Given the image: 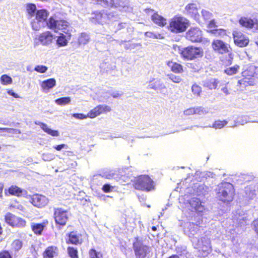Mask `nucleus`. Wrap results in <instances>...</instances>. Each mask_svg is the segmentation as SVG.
<instances>
[{
	"label": "nucleus",
	"instance_id": "obj_38",
	"mask_svg": "<svg viewBox=\"0 0 258 258\" xmlns=\"http://www.w3.org/2000/svg\"><path fill=\"white\" fill-rule=\"evenodd\" d=\"M239 68L238 65H235L233 67L227 68L224 70V72L228 75H233L238 72Z\"/></svg>",
	"mask_w": 258,
	"mask_h": 258
},
{
	"label": "nucleus",
	"instance_id": "obj_48",
	"mask_svg": "<svg viewBox=\"0 0 258 258\" xmlns=\"http://www.w3.org/2000/svg\"><path fill=\"white\" fill-rule=\"evenodd\" d=\"M48 68L45 66L38 65L34 68V71L40 73H44L47 71Z\"/></svg>",
	"mask_w": 258,
	"mask_h": 258
},
{
	"label": "nucleus",
	"instance_id": "obj_60",
	"mask_svg": "<svg viewBox=\"0 0 258 258\" xmlns=\"http://www.w3.org/2000/svg\"><path fill=\"white\" fill-rule=\"evenodd\" d=\"M9 130V128L7 127H0V131H8Z\"/></svg>",
	"mask_w": 258,
	"mask_h": 258
},
{
	"label": "nucleus",
	"instance_id": "obj_46",
	"mask_svg": "<svg viewBox=\"0 0 258 258\" xmlns=\"http://www.w3.org/2000/svg\"><path fill=\"white\" fill-rule=\"evenodd\" d=\"M0 258H13L12 253L8 250H2L0 251Z\"/></svg>",
	"mask_w": 258,
	"mask_h": 258
},
{
	"label": "nucleus",
	"instance_id": "obj_39",
	"mask_svg": "<svg viewBox=\"0 0 258 258\" xmlns=\"http://www.w3.org/2000/svg\"><path fill=\"white\" fill-rule=\"evenodd\" d=\"M90 258H103V254L100 251H97L94 248H91L89 251Z\"/></svg>",
	"mask_w": 258,
	"mask_h": 258
},
{
	"label": "nucleus",
	"instance_id": "obj_52",
	"mask_svg": "<svg viewBox=\"0 0 258 258\" xmlns=\"http://www.w3.org/2000/svg\"><path fill=\"white\" fill-rule=\"evenodd\" d=\"M73 116L77 119H83L88 117V114L85 115L83 113H74Z\"/></svg>",
	"mask_w": 258,
	"mask_h": 258
},
{
	"label": "nucleus",
	"instance_id": "obj_54",
	"mask_svg": "<svg viewBox=\"0 0 258 258\" xmlns=\"http://www.w3.org/2000/svg\"><path fill=\"white\" fill-rule=\"evenodd\" d=\"M252 226L253 230L258 235V218L253 221Z\"/></svg>",
	"mask_w": 258,
	"mask_h": 258
},
{
	"label": "nucleus",
	"instance_id": "obj_49",
	"mask_svg": "<svg viewBox=\"0 0 258 258\" xmlns=\"http://www.w3.org/2000/svg\"><path fill=\"white\" fill-rule=\"evenodd\" d=\"M202 16L206 21L210 20L212 17V14L206 10L202 11Z\"/></svg>",
	"mask_w": 258,
	"mask_h": 258
},
{
	"label": "nucleus",
	"instance_id": "obj_62",
	"mask_svg": "<svg viewBox=\"0 0 258 258\" xmlns=\"http://www.w3.org/2000/svg\"><path fill=\"white\" fill-rule=\"evenodd\" d=\"M192 225L194 226V225H195V224L194 223H192Z\"/></svg>",
	"mask_w": 258,
	"mask_h": 258
},
{
	"label": "nucleus",
	"instance_id": "obj_8",
	"mask_svg": "<svg viewBox=\"0 0 258 258\" xmlns=\"http://www.w3.org/2000/svg\"><path fill=\"white\" fill-rule=\"evenodd\" d=\"M133 248L136 258H146L150 252V247L144 244L139 237L135 238Z\"/></svg>",
	"mask_w": 258,
	"mask_h": 258
},
{
	"label": "nucleus",
	"instance_id": "obj_56",
	"mask_svg": "<svg viewBox=\"0 0 258 258\" xmlns=\"http://www.w3.org/2000/svg\"><path fill=\"white\" fill-rule=\"evenodd\" d=\"M8 94H9L10 95H11V96H12L14 97L15 98H18V95H17V94H16L15 93H14V92H13V90H9V91H8Z\"/></svg>",
	"mask_w": 258,
	"mask_h": 258
},
{
	"label": "nucleus",
	"instance_id": "obj_44",
	"mask_svg": "<svg viewBox=\"0 0 258 258\" xmlns=\"http://www.w3.org/2000/svg\"><path fill=\"white\" fill-rule=\"evenodd\" d=\"M188 67L192 69L194 72H198L201 69L200 62L189 63Z\"/></svg>",
	"mask_w": 258,
	"mask_h": 258
},
{
	"label": "nucleus",
	"instance_id": "obj_7",
	"mask_svg": "<svg viewBox=\"0 0 258 258\" xmlns=\"http://www.w3.org/2000/svg\"><path fill=\"white\" fill-rule=\"evenodd\" d=\"M196 248L198 249V256L200 257L208 256L212 251L211 241L210 238L202 237L197 242Z\"/></svg>",
	"mask_w": 258,
	"mask_h": 258
},
{
	"label": "nucleus",
	"instance_id": "obj_55",
	"mask_svg": "<svg viewBox=\"0 0 258 258\" xmlns=\"http://www.w3.org/2000/svg\"><path fill=\"white\" fill-rule=\"evenodd\" d=\"M67 147V145L64 144H61L53 147V148L57 151L61 150L62 148Z\"/></svg>",
	"mask_w": 258,
	"mask_h": 258
},
{
	"label": "nucleus",
	"instance_id": "obj_53",
	"mask_svg": "<svg viewBox=\"0 0 258 258\" xmlns=\"http://www.w3.org/2000/svg\"><path fill=\"white\" fill-rule=\"evenodd\" d=\"M194 107H190V108H189L186 110H185L184 111H183V113L184 115H194Z\"/></svg>",
	"mask_w": 258,
	"mask_h": 258
},
{
	"label": "nucleus",
	"instance_id": "obj_25",
	"mask_svg": "<svg viewBox=\"0 0 258 258\" xmlns=\"http://www.w3.org/2000/svg\"><path fill=\"white\" fill-rule=\"evenodd\" d=\"M152 21L158 26L163 27L166 25V19L159 15L157 12L154 13L151 16Z\"/></svg>",
	"mask_w": 258,
	"mask_h": 258
},
{
	"label": "nucleus",
	"instance_id": "obj_20",
	"mask_svg": "<svg viewBox=\"0 0 258 258\" xmlns=\"http://www.w3.org/2000/svg\"><path fill=\"white\" fill-rule=\"evenodd\" d=\"M189 204L198 213H202L205 210V207L202 205L201 200L198 198H191L189 201Z\"/></svg>",
	"mask_w": 258,
	"mask_h": 258
},
{
	"label": "nucleus",
	"instance_id": "obj_58",
	"mask_svg": "<svg viewBox=\"0 0 258 258\" xmlns=\"http://www.w3.org/2000/svg\"><path fill=\"white\" fill-rule=\"evenodd\" d=\"M17 209L22 211H24V207L22 205H21L18 206Z\"/></svg>",
	"mask_w": 258,
	"mask_h": 258
},
{
	"label": "nucleus",
	"instance_id": "obj_13",
	"mask_svg": "<svg viewBox=\"0 0 258 258\" xmlns=\"http://www.w3.org/2000/svg\"><path fill=\"white\" fill-rule=\"evenodd\" d=\"M111 108L105 104H100L91 109L88 113V118H94L102 114L107 113L111 111Z\"/></svg>",
	"mask_w": 258,
	"mask_h": 258
},
{
	"label": "nucleus",
	"instance_id": "obj_11",
	"mask_svg": "<svg viewBox=\"0 0 258 258\" xmlns=\"http://www.w3.org/2000/svg\"><path fill=\"white\" fill-rule=\"evenodd\" d=\"M211 45L213 50L218 54H229L232 51L230 45L221 39L213 40Z\"/></svg>",
	"mask_w": 258,
	"mask_h": 258
},
{
	"label": "nucleus",
	"instance_id": "obj_1",
	"mask_svg": "<svg viewBox=\"0 0 258 258\" xmlns=\"http://www.w3.org/2000/svg\"><path fill=\"white\" fill-rule=\"evenodd\" d=\"M242 78L238 84L245 86H253L258 79V67L252 64L247 65L241 73Z\"/></svg>",
	"mask_w": 258,
	"mask_h": 258
},
{
	"label": "nucleus",
	"instance_id": "obj_57",
	"mask_svg": "<svg viewBox=\"0 0 258 258\" xmlns=\"http://www.w3.org/2000/svg\"><path fill=\"white\" fill-rule=\"evenodd\" d=\"M4 188V184L0 182V197L2 198L3 196V191Z\"/></svg>",
	"mask_w": 258,
	"mask_h": 258
},
{
	"label": "nucleus",
	"instance_id": "obj_9",
	"mask_svg": "<svg viewBox=\"0 0 258 258\" xmlns=\"http://www.w3.org/2000/svg\"><path fill=\"white\" fill-rule=\"evenodd\" d=\"M5 221L8 225L13 228L21 229L27 226V222L25 219L10 212L5 215Z\"/></svg>",
	"mask_w": 258,
	"mask_h": 258
},
{
	"label": "nucleus",
	"instance_id": "obj_51",
	"mask_svg": "<svg viewBox=\"0 0 258 258\" xmlns=\"http://www.w3.org/2000/svg\"><path fill=\"white\" fill-rule=\"evenodd\" d=\"M217 27L216 22L215 20L212 19L210 20L207 25V28L208 29H216Z\"/></svg>",
	"mask_w": 258,
	"mask_h": 258
},
{
	"label": "nucleus",
	"instance_id": "obj_34",
	"mask_svg": "<svg viewBox=\"0 0 258 258\" xmlns=\"http://www.w3.org/2000/svg\"><path fill=\"white\" fill-rule=\"evenodd\" d=\"M68 43V41L66 39V36L62 33H60L56 40L57 45L59 47H62L66 46Z\"/></svg>",
	"mask_w": 258,
	"mask_h": 258
},
{
	"label": "nucleus",
	"instance_id": "obj_33",
	"mask_svg": "<svg viewBox=\"0 0 258 258\" xmlns=\"http://www.w3.org/2000/svg\"><path fill=\"white\" fill-rule=\"evenodd\" d=\"M219 81L216 79H211L207 80L204 83V86L209 89H215L218 86Z\"/></svg>",
	"mask_w": 258,
	"mask_h": 258
},
{
	"label": "nucleus",
	"instance_id": "obj_43",
	"mask_svg": "<svg viewBox=\"0 0 258 258\" xmlns=\"http://www.w3.org/2000/svg\"><path fill=\"white\" fill-rule=\"evenodd\" d=\"M192 92L196 96H200L202 92V89L201 86L197 84H194L191 87Z\"/></svg>",
	"mask_w": 258,
	"mask_h": 258
},
{
	"label": "nucleus",
	"instance_id": "obj_40",
	"mask_svg": "<svg viewBox=\"0 0 258 258\" xmlns=\"http://www.w3.org/2000/svg\"><path fill=\"white\" fill-rule=\"evenodd\" d=\"M149 86L150 89L156 90L161 86V84L159 80L153 79L150 81Z\"/></svg>",
	"mask_w": 258,
	"mask_h": 258
},
{
	"label": "nucleus",
	"instance_id": "obj_41",
	"mask_svg": "<svg viewBox=\"0 0 258 258\" xmlns=\"http://www.w3.org/2000/svg\"><path fill=\"white\" fill-rule=\"evenodd\" d=\"M193 107L195 112L194 115L202 116L208 113V111L204 108L201 106Z\"/></svg>",
	"mask_w": 258,
	"mask_h": 258
},
{
	"label": "nucleus",
	"instance_id": "obj_36",
	"mask_svg": "<svg viewBox=\"0 0 258 258\" xmlns=\"http://www.w3.org/2000/svg\"><path fill=\"white\" fill-rule=\"evenodd\" d=\"M71 100L70 97H63L56 99L55 102L58 105L62 106L70 104Z\"/></svg>",
	"mask_w": 258,
	"mask_h": 258
},
{
	"label": "nucleus",
	"instance_id": "obj_3",
	"mask_svg": "<svg viewBox=\"0 0 258 258\" xmlns=\"http://www.w3.org/2000/svg\"><path fill=\"white\" fill-rule=\"evenodd\" d=\"M189 26L188 20L182 16L176 15L170 19L168 28L172 33H180L185 32Z\"/></svg>",
	"mask_w": 258,
	"mask_h": 258
},
{
	"label": "nucleus",
	"instance_id": "obj_21",
	"mask_svg": "<svg viewBox=\"0 0 258 258\" xmlns=\"http://www.w3.org/2000/svg\"><path fill=\"white\" fill-rule=\"evenodd\" d=\"M58 254V248L54 245L48 246L42 253L43 258H54Z\"/></svg>",
	"mask_w": 258,
	"mask_h": 258
},
{
	"label": "nucleus",
	"instance_id": "obj_24",
	"mask_svg": "<svg viewBox=\"0 0 258 258\" xmlns=\"http://www.w3.org/2000/svg\"><path fill=\"white\" fill-rule=\"evenodd\" d=\"M239 24L243 27L247 28H252L254 25L257 23V20L250 18L242 17L239 20Z\"/></svg>",
	"mask_w": 258,
	"mask_h": 258
},
{
	"label": "nucleus",
	"instance_id": "obj_5",
	"mask_svg": "<svg viewBox=\"0 0 258 258\" xmlns=\"http://www.w3.org/2000/svg\"><path fill=\"white\" fill-rule=\"evenodd\" d=\"M46 25L49 29L55 32L60 31L68 35L69 37L71 36L68 29L69 23L64 19L56 20L53 17H50L46 22Z\"/></svg>",
	"mask_w": 258,
	"mask_h": 258
},
{
	"label": "nucleus",
	"instance_id": "obj_42",
	"mask_svg": "<svg viewBox=\"0 0 258 258\" xmlns=\"http://www.w3.org/2000/svg\"><path fill=\"white\" fill-rule=\"evenodd\" d=\"M1 83L4 85H7L12 84V79L7 75H3L0 78Z\"/></svg>",
	"mask_w": 258,
	"mask_h": 258
},
{
	"label": "nucleus",
	"instance_id": "obj_22",
	"mask_svg": "<svg viewBox=\"0 0 258 258\" xmlns=\"http://www.w3.org/2000/svg\"><path fill=\"white\" fill-rule=\"evenodd\" d=\"M185 10L187 15L195 19H198L200 16L198 13L199 9L195 3H190L185 7Z\"/></svg>",
	"mask_w": 258,
	"mask_h": 258
},
{
	"label": "nucleus",
	"instance_id": "obj_4",
	"mask_svg": "<svg viewBox=\"0 0 258 258\" xmlns=\"http://www.w3.org/2000/svg\"><path fill=\"white\" fill-rule=\"evenodd\" d=\"M179 54L183 60H192L202 58L204 50L202 47L189 45L182 48Z\"/></svg>",
	"mask_w": 258,
	"mask_h": 258
},
{
	"label": "nucleus",
	"instance_id": "obj_59",
	"mask_svg": "<svg viewBox=\"0 0 258 258\" xmlns=\"http://www.w3.org/2000/svg\"><path fill=\"white\" fill-rule=\"evenodd\" d=\"M168 258H179V257L177 255L173 254L170 256Z\"/></svg>",
	"mask_w": 258,
	"mask_h": 258
},
{
	"label": "nucleus",
	"instance_id": "obj_6",
	"mask_svg": "<svg viewBox=\"0 0 258 258\" xmlns=\"http://www.w3.org/2000/svg\"><path fill=\"white\" fill-rule=\"evenodd\" d=\"M218 197L222 202L228 203L231 202L235 195V189L233 185L229 182L221 184L218 192Z\"/></svg>",
	"mask_w": 258,
	"mask_h": 258
},
{
	"label": "nucleus",
	"instance_id": "obj_47",
	"mask_svg": "<svg viewBox=\"0 0 258 258\" xmlns=\"http://www.w3.org/2000/svg\"><path fill=\"white\" fill-rule=\"evenodd\" d=\"M226 123L227 122L225 120H216L214 122L213 126L215 128H222Z\"/></svg>",
	"mask_w": 258,
	"mask_h": 258
},
{
	"label": "nucleus",
	"instance_id": "obj_19",
	"mask_svg": "<svg viewBox=\"0 0 258 258\" xmlns=\"http://www.w3.org/2000/svg\"><path fill=\"white\" fill-rule=\"evenodd\" d=\"M93 16L91 18L92 22L103 25L105 22V17L107 14L104 10L97 11L92 13Z\"/></svg>",
	"mask_w": 258,
	"mask_h": 258
},
{
	"label": "nucleus",
	"instance_id": "obj_23",
	"mask_svg": "<svg viewBox=\"0 0 258 258\" xmlns=\"http://www.w3.org/2000/svg\"><path fill=\"white\" fill-rule=\"evenodd\" d=\"M23 190L17 185H12L8 189H5V194L7 196L10 195L20 197L22 195Z\"/></svg>",
	"mask_w": 258,
	"mask_h": 258
},
{
	"label": "nucleus",
	"instance_id": "obj_61",
	"mask_svg": "<svg viewBox=\"0 0 258 258\" xmlns=\"http://www.w3.org/2000/svg\"><path fill=\"white\" fill-rule=\"evenodd\" d=\"M151 229L153 231H156L157 230V227L155 226H152Z\"/></svg>",
	"mask_w": 258,
	"mask_h": 258
},
{
	"label": "nucleus",
	"instance_id": "obj_12",
	"mask_svg": "<svg viewBox=\"0 0 258 258\" xmlns=\"http://www.w3.org/2000/svg\"><path fill=\"white\" fill-rule=\"evenodd\" d=\"M185 38L192 43H199L203 41V32L198 27H191L186 33Z\"/></svg>",
	"mask_w": 258,
	"mask_h": 258
},
{
	"label": "nucleus",
	"instance_id": "obj_17",
	"mask_svg": "<svg viewBox=\"0 0 258 258\" xmlns=\"http://www.w3.org/2000/svg\"><path fill=\"white\" fill-rule=\"evenodd\" d=\"M67 238L66 240L67 244L74 245L81 244L83 242L82 235L76 231H73L67 235Z\"/></svg>",
	"mask_w": 258,
	"mask_h": 258
},
{
	"label": "nucleus",
	"instance_id": "obj_28",
	"mask_svg": "<svg viewBox=\"0 0 258 258\" xmlns=\"http://www.w3.org/2000/svg\"><path fill=\"white\" fill-rule=\"evenodd\" d=\"M49 13L44 9L39 10L36 11L35 19L40 22H45L48 18Z\"/></svg>",
	"mask_w": 258,
	"mask_h": 258
},
{
	"label": "nucleus",
	"instance_id": "obj_35",
	"mask_svg": "<svg viewBox=\"0 0 258 258\" xmlns=\"http://www.w3.org/2000/svg\"><path fill=\"white\" fill-rule=\"evenodd\" d=\"M36 11V7L34 4L28 3L26 5V11L30 17L34 16Z\"/></svg>",
	"mask_w": 258,
	"mask_h": 258
},
{
	"label": "nucleus",
	"instance_id": "obj_16",
	"mask_svg": "<svg viewBox=\"0 0 258 258\" xmlns=\"http://www.w3.org/2000/svg\"><path fill=\"white\" fill-rule=\"evenodd\" d=\"M30 202L34 206L41 208L47 204L48 199L44 196L35 194L31 197Z\"/></svg>",
	"mask_w": 258,
	"mask_h": 258
},
{
	"label": "nucleus",
	"instance_id": "obj_29",
	"mask_svg": "<svg viewBox=\"0 0 258 258\" xmlns=\"http://www.w3.org/2000/svg\"><path fill=\"white\" fill-rule=\"evenodd\" d=\"M45 226V223H32L31 224V228L32 231L36 235H40L42 234V231Z\"/></svg>",
	"mask_w": 258,
	"mask_h": 258
},
{
	"label": "nucleus",
	"instance_id": "obj_37",
	"mask_svg": "<svg viewBox=\"0 0 258 258\" xmlns=\"http://www.w3.org/2000/svg\"><path fill=\"white\" fill-rule=\"evenodd\" d=\"M67 251L69 256L71 258H79L78 251L76 248L69 246Z\"/></svg>",
	"mask_w": 258,
	"mask_h": 258
},
{
	"label": "nucleus",
	"instance_id": "obj_50",
	"mask_svg": "<svg viewBox=\"0 0 258 258\" xmlns=\"http://www.w3.org/2000/svg\"><path fill=\"white\" fill-rule=\"evenodd\" d=\"M113 189V186L109 184H105L102 187V190L105 193L111 192Z\"/></svg>",
	"mask_w": 258,
	"mask_h": 258
},
{
	"label": "nucleus",
	"instance_id": "obj_10",
	"mask_svg": "<svg viewBox=\"0 0 258 258\" xmlns=\"http://www.w3.org/2000/svg\"><path fill=\"white\" fill-rule=\"evenodd\" d=\"M53 218L55 224L59 227L66 225L69 218L68 211L62 208H54Z\"/></svg>",
	"mask_w": 258,
	"mask_h": 258
},
{
	"label": "nucleus",
	"instance_id": "obj_18",
	"mask_svg": "<svg viewBox=\"0 0 258 258\" xmlns=\"http://www.w3.org/2000/svg\"><path fill=\"white\" fill-rule=\"evenodd\" d=\"M55 38L54 35L49 31H46L38 36L39 41L44 45L51 44Z\"/></svg>",
	"mask_w": 258,
	"mask_h": 258
},
{
	"label": "nucleus",
	"instance_id": "obj_27",
	"mask_svg": "<svg viewBox=\"0 0 258 258\" xmlns=\"http://www.w3.org/2000/svg\"><path fill=\"white\" fill-rule=\"evenodd\" d=\"M35 124L40 125L44 132L51 136L57 137L59 135L57 130H54L49 128L48 125L45 123L39 122L38 123L35 122Z\"/></svg>",
	"mask_w": 258,
	"mask_h": 258
},
{
	"label": "nucleus",
	"instance_id": "obj_2",
	"mask_svg": "<svg viewBox=\"0 0 258 258\" xmlns=\"http://www.w3.org/2000/svg\"><path fill=\"white\" fill-rule=\"evenodd\" d=\"M133 185L137 190L147 192L155 189V182L148 175L146 174L135 177L133 180Z\"/></svg>",
	"mask_w": 258,
	"mask_h": 258
},
{
	"label": "nucleus",
	"instance_id": "obj_45",
	"mask_svg": "<svg viewBox=\"0 0 258 258\" xmlns=\"http://www.w3.org/2000/svg\"><path fill=\"white\" fill-rule=\"evenodd\" d=\"M169 79L175 83H179L182 81V79L180 76H176L173 74L168 75Z\"/></svg>",
	"mask_w": 258,
	"mask_h": 258
},
{
	"label": "nucleus",
	"instance_id": "obj_30",
	"mask_svg": "<svg viewBox=\"0 0 258 258\" xmlns=\"http://www.w3.org/2000/svg\"><path fill=\"white\" fill-rule=\"evenodd\" d=\"M167 66L170 68L171 70L175 73H182L183 71V67L181 64L176 62L169 61L167 63Z\"/></svg>",
	"mask_w": 258,
	"mask_h": 258
},
{
	"label": "nucleus",
	"instance_id": "obj_32",
	"mask_svg": "<svg viewBox=\"0 0 258 258\" xmlns=\"http://www.w3.org/2000/svg\"><path fill=\"white\" fill-rule=\"evenodd\" d=\"M207 31L209 33L212 34L216 37H223L227 36L226 30L222 28L208 29Z\"/></svg>",
	"mask_w": 258,
	"mask_h": 258
},
{
	"label": "nucleus",
	"instance_id": "obj_15",
	"mask_svg": "<svg viewBox=\"0 0 258 258\" xmlns=\"http://www.w3.org/2000/svg\"><path fill=\"white\" fill-rule=\"evenodd\" d=\"M97 5L105 8H118L124 6L122 0H92Z\"/></svg>",
	"mask_w": 258,
	"mask_h": 258
},
{
	"label": "nucleus",
	"instance_id": "obj_14",
	"mask_svg": "<svg viewBox=\"0 0 258 258\" xmlns=\"http://www.w3.org/2000/svg\"><path fill=\"white\" fill-rule=\"evenodd\" d=\"M234 42L239 47L246 46L249 43V39L241 32L235 31L232 33Z\"/></svg>",
	"mask_w": 258,
	"mask_h": 258
},
{
	"label": "nucleus",
	"instance_id": "obj_31",
	"mask_svg": "<svg viewBox=\"0 0 258 258\" xmlns=\"http://www.w3.org/2000/svg\"><path fill=\"white\" fill-rule=\"evenodd\" d=\"M56 85V81L53 78H50L43 81L41 84V87L43 90H49L54 87Z\"/></svg>",
	"mask_w": 258,
	"mask_h": 258
},
{
	"label": "nucleus",
	"instance_id": "obj_26",
	"mask_svg": "<svg viewBox=\"0 0 258 258\" xmlns=\"http://www.w3.org/2000/svg\"><path fill=\"white\" fill-rule=\"evenodd\" d=\"M23 247V242L19 239L14 240L11 244V252L12 254H17Z\"/></svg>",
	"mask_w": 258,
	"mask_h": 258
}]
</instances>
